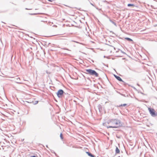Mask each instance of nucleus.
I'll return each instance as SVG.
<instances>
[{"mask_svg":"<svg viewBox=\"0 0 157 157\" xmlns=\"http://www.w3.org/2000/svg\"><path fill=\"white\" fill-rule=\"evenodd\" d=\"M115 106L116 107H121V106H119V105H115Z\"/></svg>","mask_w":157,"mask_h":157,"instance_id":"22","label":"nucleus"},{"mask_svg":"<svg viewBox=\"0 0 157 157\" xmlns=\"http://www.w3.org/2000/svg\"><path fill=\"white\" fill-rule=\"evenodd\" d=\"M127 105V104H121V105H119V106H125Z\"/></svg>","mask_w":157,"mask_h":157,"instance_id":"14","label":"nucleus"},{"mask_svg":"<svg viewBox=\"0 0 157 157\" xmlns=\"http://www.w3.org/2000/svg\"><path fill=\"white\" fill-rule=\"evenodd\" d=\"M43 13H29V14L30 15H36L37 14H42Z\"/></svg>","mask_w":157,"mask_h":157,"instance_id":"12","label":"nucleus"},{"mask_svg":"<svg viewBox=\"0 0 157 157\" xmlns=\"http://www.w3.org/2000/svg\"><path fill=\"white\" fill-rule=\"evenodd\" d=\"M49 2H53V1H54L55 0H48Z\"/></svg>","mask_w":157,"mask_h":157,"instance_id":"20","label":"nucleus"},{"mask_svg":"<svg viewBox=\"0 0 157 157\" xmlns=\"http://www.w3.org/2000/svg\"><path fill=\"white\" fill-rule=\"evenodd\" d=\"M0 149H1V148H0Z\"/></svg>","mask_w":157,"mask_h":157,"instance_id":"30","label":"nucleus"},{"mask_svg":"<svg viewBox=\"0 0 157 157\" xmlns=\"http://www.w3.org/2000/svg\"><path fill=\"white\" fill-rule=\"evenodd\" d=\"M127 6L128 7H134L135 6L136 7V6L134 4L130 3L128 4L127 5Z\"/></svg>","mask_w":157,"mask_h":157,"instance_id":"10","label":"nucleus"},{"mask_svg":"<svg viewBox=\"0 0 157 157\" xmlns=\"http://www.w3.org/2000/svg\"><path fill=\"white\" fill-rule=\"evenodd\" d=\"M90 60L91 61V62H92V63H94V61L92 59H90Z\"/></svg>","mask_w":157,"mask_h":157,"instance_id":"24","label":"nucleus"},{"mask_svg":"<svg viewBox=\"0 0 157 157\" xmlns=\"http://www.w3.org/2000/svg\"><path fill=\"white\" fill-rule=\"evenodd\" d=\"M125 39L126 40L128 41H133V40L131 39L128 38V37H126L125 38Z\"/></svg>","mask_w":157,"mask_h":157,"instance_id":"13","label":"nucleus"},{"mask_svg":"<svg viewBox=\"0 0 157 157\" xmlns=\"http://www.w3.org/2000/svg\"><path fill=\"white\" fill-rule=\"evenodd\" d=\"M120 153V151L119 149L117 147H116L115 149V153L116 154H119Z\"/></svg>","mask_w":157,"mask_h":157,"instance_id":"9","label":"nucleus"},{"mask_svg":"<svg viewBox=\"0 0 157 157\" xmlns=\"http://www.w3.org/2000/svg\"><path fill=\"white\" fill-rule=\"evenodd\" d=\"M25 9L26 10H31V9H27V8H25Z\"/></svg>","mask_w":157,"mask_h":157,"instance_id":"26","label":"nucleus"},{"mask_svg":"<svg viewBox=\"0 0 157 157\" xmlns=\"http://www.w3.org/2000/svg\"><path fill=\"white\" fill-rule=\"evenodd\" d=\"M2 22L4 23V22H2Z\"/></svg>","mask_w":157,"mask_h":157,"instance_id":"29","label":"nucleus"},{"mask_svg":"<svg viewBox=\"0 0 157 157\" xmlns=\"http://www.w3.org/2000/svg\"><path fill=\"white\" fill-rule=\"evenodd\" d=\"M114 76L115 77L118 81L120 82H122L124 83H125V82L123 81L122 79L119 76H118L115 75H114Z\"/></svg>","mask_w":157,"mask_h":157,"instance_id":"6","label":"nucleus"},{"mask_svg":"<svg viewBox=\"0 0 157 157\" xmlns=\"http://www.w3.org/2000/svg\"><path fill=\"white\" fill-rule=\"evenodd\" d=\"M30 157H36L35 155H33V156H31Z\"/></svg>","mask_w":157,"mask_h":157,"instance_id":"25","label":"nucleus"},{"mask_svg":"<svg viewBox=\"0 0 157 157\" xmlns=\"http://www.w3.org/2000/svg\"><path fill=\"white\" fill-rule=\"evenodd\" d=\"M107 123L108 124H111L112 126H109L108 128H118L122 126V124L120 120L117 119L109 120L108 121Z\"/></svg>","mask_w":157,"mask_h":157,"instance_id":"1","label":"nucleus"},{"mask_svg":"<svg viewBox=\"0 0 157 157\" xmlns=\"http://www.w3.org/2000/svg\"><path fill=\"white\" fill-rule=\"evenodd\" d=\"M137 85H138L139 86H140V85L139 84H138V83L137 84Z\"/></svg>","mask_w":157,"mask_h":157,"instance_id":"27","label":"nucleus"},{"mask_svg":"<svg viewBox=\"0 0 157 157\" xmlns=\"http://www.w3.org/2000/svg\"><path fill=\"white\" fill-rule=\"evenodd\" d=\"M86 153L87 154V155L90 156L91 157H94L95 155L92 154L91 153L89 152H86Z\"/></svg>","mask_w":157,"mask_h":157,"instance_id":"8","label":"nucleus"},{"mask_svg":"<svg viewBox=\"0 0 157 157\" xmlns=\"http://www.w3.org/2000/svg\"><path fill=\"white\" fill-rule=\"evenodd\" d=\"M98 108L99 111L100 113L102 112L103 111V108L101 105L99 104L98 105Z\"/></svg>","mask_w":157,"mask_h":157,"instance_id":"7","label":"nucleus"},{"mask_svg":"<svg viewBox=\"0 0 157 157\" xmlns=\"http://www.w3.org/2000/svg\"><path fill=\"white\" fill-rule=\"evenodd\" d=\"M86 73L90 75L94 76L96 77L98 76V74L94 70L91 69H87L85 70Z\"/></svg>","mask_w":157,"mask_h":157,"instance_id":"2","label":"nucleus"},{"mask_svg":"<svg viewBox=\"0 0 157 157\" xmlns=\"http://www.w3.org/2000/svg\"><path fill=\"white\" fill-rule=\"evenodd\" d=\"M61 49H63V50H69L68 48H61Z\"/></svg>","mask_w":157,"mask_h":157,"instance_id":"18","label":"nucleus"},{"mask_svg":"<svg viewBox=\"0 0 157 157\" xmlns=\"http://www.w3.org/2000/svg\"><path fill=\"white\" fill-rule=\"evenodd\" d=\"M120 94L121 95H122V96H124L125 97H128V95H127V96H126L125 94H122V93H120Z\"/></svg>","mask_w":157,"mask_h":157,"instance_id":"17","label":"nucleus"},{"mask_svg":"<svg viewBox=\"0 0 157 157\" xmlns=\"http://www.w3.org/2000/svg\"><path fill=\"white\" fill-rule=\"evenodd\" d=\"M46 147H48V146H47H47H46Z\"/></svg>","mask_w":157,"mask_h":157,"instance_id":"28","label":"nucleus"},{"mask_svg":"<svg viewBox=\"0 0 157 157\" xmlns=\"http://www.w3.org/2000/svg\"><path fill=\"white\" fill-rule=\"evenodd\" d=\"M148 110L150 114L153 117H155L157 116V112H156L154 109L151 108H148Z\"/></svg>","mask_w":157,"mask_h":157,"instance_id":"3","label":"nucleus"},{"mask_svg":"<svg viewBox=\"0 0 157 157\" xmlns=\"http://www.w3.org/2000/svg\"><path fill=\"white\" fill-rule=\"evenodd\" d=\"M38 102V101H33V104L34 105H36L37 104Z\"/></svg>","mask_w":157,"mask_h":157,"instance_id":"15","label":"nucleus"},{"mask_svg":"<svg viewBox=\"0 0 157 157\" xmlns=\"http://www.w3.org/2000/svg\"><path fill=\"white\" fill-rule=\"evenodd\" d=\"M128 69H129V70H131V71H135V70H134L131 69L129 67H128Z\"/></svg>","mask_w":157,"mask_h":157,"instance_id":"19","label":"nucleus"},{"mask_svg":"<svg viewBox=\"0 0 157 157\" xmlns=\"http://www.w3.org/2000/svg\"><path fill=\"white\" fill-rule=\"evenodd\" d=\"M60 136L61 139L63 140V134L62 133H60Z\"/></svg>","mask_w":157,"mask_h":157,"instance_id":"16","label":"nucleus"},{"mask_svg":"<svg viewBox=\"0 0 157 157\" xmlns=\"http://www.w3.org/2000/svg\"><path fill=\"white\" fill-rule=\"evenodd\" d=\"M7 143V140L5 139L2 140V141L0 142V145H1V147H2L3 150L4 149L3 147H6V145Z\"/></svg>","mask_w":157,"mask_h":157,"instance_id":"5","label":"nucleus"},{"mask_svg":"<svg viewBox=\"0 0 157 157\" xmlns=\"http://www.w3.org/2000/svg\"><path fill=\"white\" fill-rule=\"evenodd\" d=\"M46 73H47V74H50V73H49V72H48V71H46Z\"/></svg>","mask_w":157,"mask_h":157,"instance_id":"23","label":"nucleus"},{"mask_svg":"<svg viewBox=\"0 0 157 157\" xmlns=\"http://www.w3.org/2000/svg\"><path fill=\"white\" fill-rule=\"evenodd\" d=\"M64 93V92L63 90L59 89L57 91L56 94L57 97L60 98L62 97Z\"/></svg>","mask_w":157,"mask_h":157,"instance_id":"4","label":"nucleus"},{"mask_svg":"<svg viewBox=\"0 0 157 157\" xmlns=\"http://www.w3.org/2000/svg\"><path fill=\"white\" fill-rule=\"evenodd\" d=\"M109 20L111 22L114 24L116 26H117L116 23L114 21L111 19H109Z\"/></svg>","mask_w":157,"mask_h":157,"instance_id":"11","label":"nucleus"},{"mask_svg":"<svg viewBox=\"0 0 157 157\" xmlns=\"http://www.w3.org/2000/svg\"><path fill=\"white\" fill-rule=\"evenodd\" d=\"M51 152H52V153H54V154H55L56 155V153L54 151H51Z\"/></svg>","mask_w":157,"mask_h":157,"instance_id":"21","label":"nucleus"}]
</instances>
